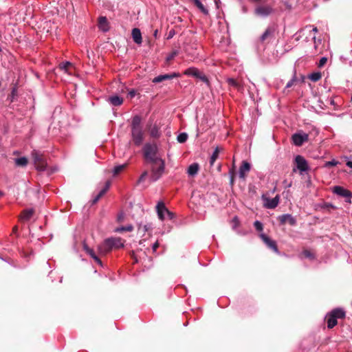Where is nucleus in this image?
I'll return each instance as SVG.
<instances>
[{
  "label": "nucleus",
  "instance_id": "nucleus-29",
  "mask_svg": "<svg viewBox=\"0 0 352 352\" xmlns=\"http://www.w3.org/2000/svg\"><path fill=\"white\" fill-rule=\"evenodd\" d=\"M28 159L25 157H21L19 158L15 159V164L18 166H26L28 164Z\"/></svg>",
  "mask_w": 352,
  "mask_h": 352
},
{
  "label": "nucleus",
  "instance_id": "nucleus-5",
  "mask_svg": "<svg viewBox=\"0 0 352 352\" xmlns=\"http://www.w3.org/2000/svg\"><path fill=\"white\" fill-rule=\"evenodd\" d=\"M184 74L188 76H192L198 78L202 82H205L208 86L210 85V81L208 77L197 67H190L186 69L184 72Z\"/></svg>",
  "mask_w": 352,
  "mask_h": 352
},
{
  "label": "nucleus",
  "instance_id": "nucleus-57",
  "mask_svg": "<svg viewBox=\"0 0 352 352\" xmlns=\"http://www.w3.org/2000/svg\"><path fill=\"white\" fill-rule=\"evenodd\" d=\"M122 217L121 216H118V220L120 221L122 219Z\"/></svg>",
  "mask_w": 352,
  "mask_h": 352
},
{
  "label": "nucleus",
  "instance_id": "nucleus-34",
  "mask_svg": "<svg viewBox=\"0 0 352 352\" xmlns=\"http://www.w3.org/2000/svg\"><path fill=\"white\" fill-rule=\"evenodd\" d=\"M219 153V148L217 147L214 149V152L212 153V156L210 157V166H213V164L215 162L216 160L218 158Z\"/></svg>",
  "mask_w": 352,
  "mask_h": 352
},
{
  "label": "nucleus",
  "instance_id": "nucleus-38",
  "mask_svg": "<svg viewBox=\"0 0 352 352\" xmlns=\"http://www.w3.org/2000/svg\"><path fill=\"white\" fill-rule=\"evenodd\" d=\"M229 85L234 87L236 89L240 88V84L234 78H228L227 80Z\"/></svg>",
  "mask_w": 352,
  "mask_h": 352
},
{
  "label": "nucleus",
  "instance_id": "nucleus-40",
  "mask_svg": "<svg viewBox=\"0 0 352 352\" xmlns=\"http://www.w3.org/2000/svg\"><path fill=\"white\" fill-rule=\"evenodd\" d=\"M240 221L237 217H234L232 220V226L234 230H236L239 226Z\"/></svg>",
  "mask_w": 352,
  "mask_h": 352
},
{
  "label": "nucleus",
  "instance_id": "nucleus-54",
  "mask_svg": "<svg viewBox=\"0 0 352 352\" xmlns=\"http://www.w3.org/2000/svg\"><path fill=\"white\" fill-rule=\"evenodd\" d=\"M157 32H158V31H157V30H156L154 32L153 35H154V36H155V37H157Z\"/></svg>",
  "mask_w": 352,
  "mask_h": 352
},
{
  "label": "nucleus",
  "instance_id": "nucleus-20",
  "mask_svg": "<svg viewBox=\"0 0 352 352\" xmlns=\"http://www.w3.org/2000/svg\"><path fill=\"white\" fill-rule=\"evenodd\" d=\"M98 28L102 32H107L109 30L108 21L105 16H100L98 19Z\"/></svg>",
  "mask_w": 352,
  "mask_h": 352
},
{
  "label": "nucleus",
  "instance_id": "nucleus-50",
  "mask_svg": "<svg viewBox=\"0 0 352 352\" xmlns=\"http://www.w3.org/2000/svg\"><path fill=\"white\" fill-rule=\"evenodd\" d=\"M329 102L330 104L334 105V100L332 98H330L329 100Z\"/></svg>",
  "mask_w": 352,
  "mask_h": 352
},
{
  "label": "nucleus",
  "instance_id": "nucleus-24",
  "mask_svg": "<svg viewBox=\"0 0 352 352\" xmlns=\"http://www.w3.org/2000/svg\"><path fill=\"white\" fill-rule=\"evenodd\" d=\"M108 101L113 106H120L123 103V98L118 96H110Z\"/></svg>",
  "mask_w": 352,
  "mask_h": 352
},
{
  "label": "nucleus",
  "instance_id": "nucleus-44",
  "mask_svg": "<svg viewBox=\"0 0 352 352\" xmlns=\"http://www.w3.org/2000/svg\"><path fill=\"white\" fill-rule=\"evenodd\" d=\"M344 158L346 161V166L352 168V155L350 157L345 156Z\"/></svg>",
  "mask_w": 352,
  "mask_h": 352
},
{
  "label": "nucleus",
  "instance_id": "nucleus-33",
  "mask_svg": "<svg viewBox=\"0 0 352 352\" xmlns=\"http://www.w3.org/2000/svg\"><path fill=\"white\" fill-rule=\"evenodd\" d=\"M322 78V74L320 72H314L312 74H311L309 76V79H310L311 81L313 82H317L318 81L320 78Z\"/></svg>",
  "mask_w": 352,
  "mask_h": 352
},
{
  "label": "nucleus",
  "instance_id": "nucleus-15",
  "mask_svg": "<svg viewBox=\"0 0 352 352\" xmlns=\"http://www.w3.org/2000/svg\"><path fill=\"white\" fill-rule=\"evenodd\" d=\"M180 76H181V74L179 73L173 72L172 74L157 76L153 78V82L155 83H158V82H162L163 80H170L174 78H178Z\"/></svg>",
  "mask_w": 352,
  "mask_h": 352
},
{
  "label": "nucleus",
  "instance_id": "nucleus-28",
  "mask_svg": "<svg viewBox=\"0 0 352 352\" xmlns=\"http://www.w3.org/2000/svg\"><path fill=\"white\" fill-rule=\"evenodd\" d=\"M141 121H142V119H141L140 116H135L132 118L131 129L142 128V126L141 125Z\"/></svg>",
  "mask_w": 352,
  "mask_h": 352
},
{
  "label": "nucleus",
  "instance_id": "nucleus-4",
  "mask_svg": "<svg viewBox=\"0 0 352 352\" xmlns=\"http://www.w3.org/2000/svg\"><path fill=\"white\" fill-rule=\"evenodd\" d=\"M151 164V173L150 179L151 182H155L158 180L163 175L165 168V162L162 160L157 162H152Z\"/></svg>",
  "mask_w": 352,
  "mask_h": 352
},
{
  "label": "nucleus",
  "instance_id": "nucleus-27",
  "mask_svg": "<svg viewBox=\"0 0 352 352\" xmlns=\"http://www.w3.org/2000/svg\"><path fill=\"white\" fill-rule=\"evenodd\" d=\"M190 1L192 2L203 14L206 15L208 14V10L203 5V3L199 0Z\"/></svg>",
  "mask_w": 352,
  "mask_h": 352
},
{
  "label": "nucleus",
  "instance_id": "nucleus-48",
  "mask_svg": "<svg viewBox=\"0 0 352 352\" xmlns=\"http://www.w3.org/2000/svg\"><path fill=\"white\" fill-rule=\"evenodd\" d=\"M160 246V243L159 242L157 241L155 243H153V246H152V250H153V252H155L157 250V248H159Z\"/></svg>",
  "mask_w": 352,
  "mask_h": 352
},
{
  "label": "nucleus",
  "instance_id": "nucleus-23",
  "mask_svg": "<svg viewBox=\"0 0 352 352\" xmlns=\"http://www.w3.org/2000/svg\"><path fill=\"white\" fill-rule=\"evenodd\" d=\"M84 249L86 251V252L95 261L96 263H97L100 266L102 265L101 260L95 254L94 251L92 249L89 248L87 245L84 246Z\"/></svg>",
  "mask_w": 352,
  "mask_h": 352
},
{
  "label": "nucleus",
  "instance_id": "nucleus-6",
  "mask_svg": "<svg viewBox=\"0 0 352 352\" xmlns=\"http://www.w3.org/2000/svg\"><path fill=\"white\" fill-rule=\"evenodd\" d=\"M261 199L263 202V207L267 209H274L280 202V195H277L275 197L271 199L267 193L263 194Z\"/></svg>",
  "mask_w": 352,
  "mask_h": 352
},
{
  "label": "nucleus",
  "instance_id": "nucleus-21",
  "mask_svg": "<svg viewBox=\"0 0 352 352\" xmlns=\"http://www.w3.org/2000/svg\"><path fill=\"white\" fill-rule=\"evenodd\" d=\"M111 186V182L107 181L105 183L104 188L99 192V193L94 198L93 204H96L109 190Z\"/></svg>",
  "mask_w": 352,
  "mask_h": 352
},
{
  "label": "nucleus",
  "instance_id": "nucleus-32",
  "mask_svg": "<svg viewBox=\"0 0 352 352\" xmlns=\"http://www.w3.org/2000/svg\"><path fill=\"white\" fill-rule=\"evenodd\" d=\"M150 229H151V225L149 223L145 224L144 226L139 224L138 228V232L140 233L142 232L143 234H144V233L148 231Z\"/></svg>",
  "mask_w": 352,
  "mask_h": 352
},
{
  "label": "nucleus",
  "instance_id": "nucleus-46",
  "mask_svg": "<svg viewBox=\"0 0 352 352\" xmlns=\"http://www.w3.org/2000/svg\"><path fill=\"white\" fill-rule=\"evenodd\" d=\"M327 61V58L326 57L321 58L318 63V67H323L326 64Z\"/></svg>",
  "mask_w": 352,
  "mask_h": 352
},
{
  "label": "nucleus",
  "instance_id": "nucleus-45",
  "mask_svg": "<svg viewBox=\"0 0 352 352\" xmlns=\"http://www.w3.org/2000/svg\"><path fill=\"white\" fill-rule=\"evenodd\" d=\"M147 175H148L147 171H144V173H142V174L140 175L138 182V183L143 182L145 180V179L146 178Z\"/></svg>",
  "mask_w": 352,
  "mask_h": 352
},
{
  "label": "nucleus",
  "instance_id": "nucleus-59",
  "mask_svg": "<svg viewBox=\"0 0 352 352\" xmlns=\"http://www.w3.org/2000/svg\"><path fill=\"white\" fill-rule=\"evenodd\" d=\"M14 91H15V89H13L12 91V95H14Z\"/></svg>",
  "mask_w": 352,
  "mask_h": 352
},
{
  "label": "nucleus",
  "instance_id": "nucleus-1",
  "mask_svg": "<svg viewBox=\"0 0 352 352\" xmlns=\"http://www.w3.org/2000/svg\"><path fill=\"white\" fill-rule=\"evenodd\" d=\"M124 247V241L120 237H111L105 239L98 246V252L100 254L105 255L113 249H119Z\"/></svg>",
  "mask_w": 352,
  "mask_h": 352
},
{
  "label": "nucleus",
  "instance_id": "nucleus-43",
  "mask_svg": "<svg viewBox=\"0 0 352 352\" xmlns=\"http://www.w3.org/2000/svg\"><path fill=\"white\" fill-rule=\"evenodd\" d=\"M338 164V162L334 160L331 161L327 162L324 164L325 167H330V166H336Z\"/></svg>",
  "mask_w": 352,
  "mask_h": 352
},
{
  "label": "nucleus",
  "instance_id": "nucleus-52",
  "mask_svg": "<svg viewBox=\"0 0 352 352\" xmlns=\"http://www.w3.org/2000/svg\"><path fill=\"white\" fill-rule=\"evenodd\" d=\"M311 31H313L314 32H318V29L316 27L315 28H313V29L311 30Z\"/></svg>",
  "mask_w": 352,
  "mask_h": 352
},
{
  "label": "nucleus",
  "instance_id": "nucleus-19",
  "mask_svg": "<svg viewBox=\"0 0 352 352\" xmlns=\"http://www.w3.org/2000/svg\"><path fill=\"white\" fill-rule=\"evenodd\" d=\"M131 34H132L133 40L136 44H138V45L142 44V34H141L140 29L133 28L132 30Z\"/></svg>",
  "mask_w": 352,
  "mask_h": 352
},
{
  "label": "nucleus",
  "instance_id": "nucleus-10",
  "mask_svg": "<svg viewBox=\"0 0 352 352\" xmlns=\"http://www.w3.org/2000/svg\"><path fill=\"white\" fill-rule=\"evenodd\" d=\"M131 136L133 142L135 145H141L144 140V131L142 128L131 129Z\"/></svg>",
  "mask_w": 352,
  "mask_h": 352
},
{
  "label": "nucleus",
  "instance_id": "nucleus-14",
  "mask_svg": "<svg viewBox=\"0 0 352 352\" xmlns=\"http://www.w3.org/2000/svg\"><path fill=\"white\" fill-rule=\"evenodd\" d=\"M260 237L269 248L272 249L276 253L279 254V251L275 241L272 240L265 234H261Z\"/></svg>",
  "mask_w": 352,
  "mask_h": 352
},
{
  "label": "nucleus",
  "instance_id": "nucleus-61",
  "mask_svg": "<svg viewBox=\"0 0 352 352\" xmlns=\"http://www.w3.org/2000/svg\"><path fill=\"white\" fill-rule=\"evenodd\" d=\"M351 100H352V96H351Z\"/></svg>",
  "mask_w": 352,
  "mask_h": 352
},
{
  "label": "nucleus",
  "instance_id": "nucleus-58",
  "mask_svg": "<svg viewBox=\"0 0 352 352\" xmlns=\"http://www.w3.org/2000/svg\"><path fill=\"white\" fill-rule=\"evenodd\" d=\"M292 186V183H289L287 187H290Z\"/></svg>",
  "mask_w": 352,
  "mask_h": 352
},
{
  "label": "nucleus",
  "instance_id": "nucleus-60",
  "mask_svg": "<svg viewBox=\"0 0 352 352\" xmlns=\"http://www.w3.org/2000/svg\"><path fill=\"white\" fill-rule=\"evenodd\" d=\"M1 195H2V192H0V196H1Z\"/></svg>",
  "mask_w": 352,
  "mask_h": 352
},
{
  "label": "nucleus",
  "instance_id": "nucleus-49",
  "mask_svg": "<svg viewBox=\"0 0 352 352\" xmlns=\"http://www.w3.org/2000/svg\"><path fill=\"white\" fill-rule=\"evenodd\" d=\"M129 95L131 98H133L135 96V91L134 90H131L129 92Z\"/></svg>",
  "mask_w": 352,
  "mask_h": 352
},
{
  "label": "nucleus",
  "instance_id": "nucleus-2",
  "mask_svg": "<svg viewBox=\"0 0 352 352\" xmlns=\"http://www.w3.org/2000/svg\"><path fill=\"white\" fill-rule=\"evenodd\" d=\"M144 157L150 163L157 162L162 160L157 156V146L156 144H146L143 147Z\"/></svg>",
  "mask_w": 352,
  "mask_h": 352
},
{
  "label": "nucleus",
  "instance_id": "nucleus-12",
  "mask_svg": "<svg viewBox=\"0 0 352 352\" xmlns=\"http://www.w3.org/2000/svg\"><path fill=\"white\" fill-rule=\"evenodd\" d=\"M308 140L309 135L305 133L299 132L294 133L292 135L293 143L298 146L302 145V144L305 142H307Z\"/></svg>",
  "mask_w": 352,
  "mask_h": 352
},
{
  "label": "nucleus",
  "instance_id": "nucleus-56",
  "mask_svg": "<svg viewBox=\"0 0 352 352\" xmlns=\"http://www.w3.org/2000/svg\"><path fill=\"white\" fill-rule=\"evenodd\" d=\"M276 190V187H274V189H273V190H272V192H274Z\"/></svg>",
  "mask_w": 352,
  "mask_h": 352
},
{
  "label": "nucleus",
  "instance_id": "nucleus-37",
  "mask_svg": "<svg viewBox=\"0 0 352 352\" xmlns=\"http://www.w3.org/2000/svg\"><path fill=\"white\" fill-rule=\"evenodd\" d=\"M188 139V135L186 133H181L178 135L177 140L179 143L185 142Z\"/></svg>",
  "mask_w": 352,
  "mask_h": 352
},
{
  "label": "nucleus",
  "instance_id": "nucleus-41",
  "mask_svg": "<svg viewBox=\"0 0 352 352\" xmlns=\"http://www.w3.org/2000/svg\"><path fill=\"white\" fill-rule=\"evenodd\" d=\"M254 226L255 227V229L257 230V231H262L263 230V224L259 221H256L254 223Z\"/></svg>",
  "mask_w": 352,
  "mask_h": 352
},
{
  "label": "nucleus",
  "instance_id": "nucleus-16",
  "mask_svg": "<svg viewBox=\"0 0 352 352\" xmlns=\"http://www.w3.org/2000/svg\"><path fill=\"white\" fill-rule=\"evenodd\" d=\"M250 164L246 161H243L239 168V177L242 179H245L247 176V174L250 172Z\"/></svg>",
  "mask_w": 352,
  "mask_h": 352
},
{
  "label": "nucleus",
  "instance_id": "nucleus-36",
  "mask_svg": "<svg viewBox=\"0 0 352 352\" xmlns=\"http://www.w3.org/2000/svg\"><path fill=\"white\" fill-rule=\"evenodd\" d=\"M178 54L177 50H174L171 53H170L166 58V62L169 64L170 62Z\"/></svg>",
  "mask_w": 352,
  "mask_h": 352
},
{
  "label": "nucleus",
  "instance_id": "nucleus-13",
  "mask_svg": "<svg viewBox=\"0 0 352 352\" xmlns=\"http://www.w3.org/2000/svg\"><path fill=\"white\" fill-rule=\"evenodd\" d=\"M295 163L296 166V168L300 170L302 173V172L307 171L309 170V166L307 160L301 155H297L295 157Z\"/></svg>",
  "mask_w": 352,
  "mask_h": 352
},
{
  "label": "nucleus",
  "instance_id": "nucleus-53",
  "mask_svg": "<svg viewBox=\"0 0 352 352\" xmlns=\"http://www.w3.org/2000/svg\"><path fill=\"white\" fill-rule=\"evenodd\" d=\"M233 182H234V176H233V175H232L231 176L230 183H231V184H233Z\"/></svg>",
  "mask_w": 352,
  "mask_h": 352
},
{
  "label": "nucleus",
  "instance_id": "nucleus-30",
  "mask_svg": "<svg viewBox=\"0 0 352 352\" xmlns=\"http://www.w3.org/2000/svg\"><path fill=\"white\" fill-rule=\"evenodd\" d=\"M133 230L132 225H128L126 226H120L116 228L114 230L115 232H131Z\"/></svg>",
  "mask_w": 352,
  "mask_h": 352
},
{
  "label": "nucleus",
  "instance_id": "nucleus-47",
  "mask_svg": "<svg viewBox=\"0 0 352 352\" xmlns=\"http://www.w3.org/2000/svg\"><path fill=\"white\" fill-rule=\"evenodd\" d=\"M296 81V78L294 77L292 79H291L286 85V88H289L292 86H293L294 82Z\"/></svg>",
  "mask_w": 352,
  "mask_h": 352
},
{
  "label": "nucleus",
  "instance_id": "nucleus-51",
  "mask_svg": "<svg viewBox=\"0 0 352 352\" xmlns=\"http://www.w3.org/2000/svg\"><path fill=\"white\" fill-rule=\"evenodd\" d=\"M173 35H174V32L170 31L169 32L168 38H172Z\"/></svg>",
  "mask_w": 352,
  "mask_h": 352
},
{
  "label": "nucleus",
  "instance_id": "nucleus-39",
  "mask_svg": "<svg viewBox=\"0 0 352 352\" xmlns=\"http://www.w3.org/2000/svg\"><path fill=\"white\" fill-rule=\"evenodd\" d=\"M302 255L304 257L309 258L311 259L314 258V254L310 250H304L302 252Z\"/></svg>",
  "mask_w": 352,
  "mask_h": 352
},
{
  "label": "nucleus",
  "instance_id": "nucleus-7",
  "mask_svg": "<svg viewBox=\"0 0 352 352\" xmlns=\"http://www.w3.org/2000/svg\"><path fill=\"white\" fill-rule=\"evenodd\" d=\"M156 210L157 215L161 220L165 219L166 215L169 219H173L174 218V214L167 209L163 202H158L156 206Z\"/></svg>",
  "mask_w": 352,
  "mask_h": 352
},
{
  "label": "nucleus",
  "instance_id": "nucleus-26",
  "mask_svg": "<svg viewBox=\"0 0 352 352\" xmlns=\"http://www.w3.org/2000/svg\"><path fill=\"white\" fill-rule=\"evenodd\" d=\"M199 169V166L197 163H193L188 168L187 173L189 176H195L197 174Z\"/></svg>",
  "mask_w": 352,
  "mask_h": 352
},
{
  "label": "nucleus",
  "instance_id": "nucleus-25",
  "mask_svg": "<svg viewBox=\"0 0 352 352\" xmlns=\"http://www.w3.org/2000/svg\"><path fill=\"white\" fill-rule=\"evenodd\" d=\"M34 214V210L33 209H26L22 211L20 219L22 221H28L30 219V218L32 217Z\"/></svg>",
  "mask_w": 352,
  "mask_h": 352
},
{
  "label": "nucleus",
  "instance_id": "nucleus-17",
  "mask_svg": "<svg viewBox=\"0 0 352 352\" xmlns=\"http://www.w3.org/2000/svg\"><path fill=\"white\" fill-rule=\"evenodd\" d=\"M278 219L282 224L289 223L291 226H294L296 223V219L289 214L280 216Z\"/></svg>",
  "mask_w": 352,
  "mask_h": 352
},
{
  "label": "nucleus",
  "instance_id": "nucleus-55",
  "mask_svg": "<svg viewBox=\"0 0 352 352\" xmlns=\"http://www.w3.org/2000/svg\"><path fill=\"white\" fill-rule=\"evenodd\" d=\"M313 39L314 40V43H316V37L315 36L313 37ZM315 48L316 49L317 48L316 43H315Z\"/></svg>",
  "mask_w": 352,
  "mask_h": 352
},
{
  "label": "nucleus",
  "instance_id": "nucleus-31",
  "mask_svg": "<svg viewBox=\"0 0 352 352\" xmlns=\"http://www.w3.org/2000/svg\"><path fill=\"white\" fill-rule=\"evenodd\" d=\"M127 166V164H124L121 165H118L114 167L113 170V175L114 176L118 175L120 173H121Z\"/></svg>",
  "mask_w": 352,
  "mask_h": 352
},
{
  "label": "nucleus",
  "instance_id": "nucleus-35",
  "mask_svg": "<svg viewBox=\"0 0 352 352\" xmlns=\"http://www.w3.org/2000/svg\"><path fill=\"white\" fill-rule=\"evenodd\" d=\"M60 69L64 70L66 72H69V68L72 67V64L70 62H63L59 65Z\"/></svg>",
  "mask_w": 352,
  "mask_h": 352
},
{
  "label": "nucleus",
  "instance_id": "nucleus-42",
  "mask_svg": "<svg viewBox=\"0 0 352 352\" xmlns=\"http://www.w3.org/2000/svg\"><path fill=\"white\" fill-rule=\"evenodd\" d=\"M322 208L324 209H326L329 212L330 211V209H336V207L335 206H333V204H331L330 203L324 204L322 206Z\"/></svg>",
  "mask_w": 352,
  "mask_h": 352
},
{
  "label": "nucleus",
  "instance_id": "nucleus-22",
  "mask_svg": "<svg viewBox=\"0 0 352 352\" xmlns=\"http://www.w3.org/2000/svg\"><path fill=\"white\" fill-rule=\"evenodd\" d=\"M149 134L153 138H159L161 136L160 127L157 124L153 125L149 129Z\"/></svg>",
  "mask_w": 352,
  "mask_h": 352
},
{
  "label": "nucleus",
  "instance_id": "nucleus-18",
  "mask_svg": "<svg viewBox=\"0 0 352 352\" xmlns=\"http://www.w3.org/2000/svg\"><path fill=\"white\" fill-rule=\"evenodd\" d=\"M275 32V28L273 26L268 27L264 33L261 36L260 40L263 42L268 38H272L274 36V33Z\"/></svg>",
  "mask_w": 352,
  "mask_h": 352
},
{
  "label": "nucleus",
  "instance_id": "nucleus-3",
  "mask_svg": "<svg viewBox=\"0 0 352 352\" xmlns=\"http://www.w3.org/2000/svg\"><path fill=\"white\" fill-rule=\"evenodd\" d=\"M344 317L345 312L343 309L340 308L334 309L326 316L328 328L332 329L337 324L338 319L344 318Z\"/></svg>",
  "mask_w": 352,
  "mask_h": 352
},
{
  "label": "nucleus",
  "instance_id": "nucleus-8",
  "mask_svg": "<svg viewBox=\"0 0 352 352\" xmlns=\"http://www.w3.org/2000/svg\"><path fill=\"white\" fill-rule=\"evenodd\" d=\"M32 156L36 169L39 170H44L47 164L43 155L40 154L37 151L34 150L32 152Z\"/></svg>",
  "mask_w": 352,
  "mask_h": 352
},
{
  "label": "nucleus",
  "instance_id": "nucleus-11",
  "mask_svg": "<svg viewBox=\"0 0 352 352\" xmlns=\"http://www.w3.org/2000/svg\"><path fill=\"white\" fill-rule=\"evenodd\" d=\"M273 12V8L270 5H261L257 6L254 10L256 15L266 17Z\"/></svg>",
  "mask_w": 352,
  "mask_h": 352
},
{
  "label": "nucleus",
  "instance_id": "nucleus-9",
  "mask_svg": "<svg viewBox=\"0 0 352 352\" xmlns=\"http://www.w3.org/2000/svg\"><path fill=\"white\" fill-rule=\"evenodd\" d=\"M332 192L340 197H345L347 203H351L352 192L340 186H336L333 188Z\"/></svg>",
  "mask_w": 352,
  "mask_h": 352
}]
</instances>
